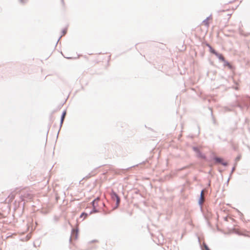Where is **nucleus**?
Masks as SVG:
<instances>
[{
	"label": "nucleus",
	"mask_w": 250,
	"mask_h": 250,
	"mask_svg": "<svg viewBox=\"0 0 250 250\" xmlns=\"http://www.w3.org/2000/svg\"><path fill=\"white\" fill-rule=\"evenodd\" d=\"M33 198V195L29 191L23 192L21 195V199L22 201H30Z\"/></svg>",
	"instance_id": "nucleus-1"
},
{
	"label": "nucleus",
	"mask_w": 250,
	"mask_h": 250,
	"mask_svg": "<svg viewBox=\"0 0 250 250\" xmlns=\"http://www.w3.org/2000/svg\"><path fill=\"white\" fill-rule=\"evenodd\" d=\"M111 196L113 200L116 201L117 206H119L120 202V199L119 196L114 191H112L111 193Z\"/></svg>",
	"instance_id": "nucleus-2"
},
{
	"label": "nucleus",
	"mask_w": 250,
	"mask_h": 250,
	"mask_svg": "<svg viewBox=\"0 0 250 250\" xmlns=\"http://www.w3.org/2000/svg\"><path fill=\"white\" fill-rule=\"evenodd\" d=\"M16 192L15 191H13L12 192H11L9 195L8 196V201L9 202H12L13 201V200L15 199V196L16 195Z\"/></svg>",
	"instance_id": "nucleus-3"
},
{
	"label": "nucleus",
	"mask_w": 250,
	"mask_h": 250,
	"mask_svg": "<svg viewBox=\"0 0 250 250\" xmlns=\"http://www.w3.org/2000/svg\"><path fill=\"white\" fill-rule=\"evenodd\" d=\"M204 202V190H202L201 193L200 198L199 201V203L200 205H202Z\"/></svg>",
	"instance_id": "nucleus-4"
},
{
	"label": "nucleus",
	"mask_w": 250,
	"mask_h": 250,
	"mask_svg": "<svg viewBox=\"0 0 250 250\" xmlns=\"http://www.w3.org/2000/svg\"><path fill=\"white\" fill-rule=\"evenodd\" d=\"M97 242H98V241L96 240H93V241H91L89 242L88 244V247L89 248H92L93 247V244H95Z\"/></svg>",
	"instance_id": "nucleus-5"
},
{
	"label": "nucleus",
	"mask_w": 250,
	"mask_h": 250,
	"mask_svg": "<svg viewBox=\"0 0 250 250\" xmlns=\"http://www.w3.org/2000/svg\"><path fill=\"white\" fill-rule=\"evenodd\" d=\"M216 56L219 58V60H221L222 62H225V58L224 56L220 54H216Z\"/></svg>",
	"instance_id": "nucleus-6"
},
{
	"label": "nucleus",
	"mask_w": 250,
	"mask_h": 250,
	"mask_svg": "<svg viewBox=\"0 0 250 250\" xmlns=\"http://www.w3.org/2000/svg\"><path fill=\"white\" fill-rule=\"evenodd\" d=\"M99 200H100V198L99 197H98L93 201L92 204H93V206L94 208H95L96 205L97 203L98 202V201H99Z\"/></svg>",
	"instance_id": "nucleus-7"
},
{
	"label": "nucleus",
	"mask_w": 250,
	"mask_h": 250,
	"mask_svg": "<svg viewBox=\"0 0 250 250\" xmlns=\"http://www.w3.org/2000/svg\"><path fill=\"white\" fill-rule=\"evenodd\" d=\"M65 115H66V112L64 111L63 114H62V118H61V124L62 123V122L63 121V120L64 119V117L65 116Z\"/></svg>",
	"instance_id": "nucleus-8"
},
{
	"label": "nucleus",
	"mask_w": 250,
	"mask_h": 250,
	"mask_svg": "<svg viewBox=\"0 0 250 250\" xmlns=\"http://www.w3.org/2000/svg\"><path fill=\"white\" fill-rule=\"evenodd\" d=\"M203 250H210L206 244H204V248H203Z\"/></svg>",
	"instance_id": "nucleus-9"
},
{
	"label": "nucleus",
	"mask_w": 250,
	"mask_h": 250,
	"mask_svg": "<svg viewBox=\"0 0 250 250\" xmlns=\"http://www.w3.org/2000/svg\"><path fill=\"white\" fill-rule=\"evenodd\" d=\"M215 160L217 162H218V163H222V159L220 158H216Z\"/></svg>",
	"instance_id": "nucleus-10"
},
{
	"label": "nucleus",
	"mask_w": 250,
	"mask_h": 250,
	"mask_svg": "<svg viewBox=\"0 0 250 250\" xmlns=\"http://www.w3.org/2000/svg\"><path fill=\"white\" fill-rule=\"evenodd\" d=\"M87 214L86 213H83L81 215V217H83V216L84 218H85L87 217Z\"/></svg>",
	"instance_id": "nucleus-11"
},
{
	"label": "nucleus",
	"mask_w": 250,
	"mask_h": 250,
	"mask_svg": "<svg viewBox=\"0 0 250 250\" xmlns=\"http://www.w3.org/2000/svg\"><path fill=\"white\" fill-rule=\"evenodd\" d=\"M210 50H211V52L213 53L214 54H215L216 56V54H217L218 53L217 52H215V50H214L213 49H212L211 47H210Z\"/></svg>",
	"instance_id": "nucleus-12"
},
{
	"label": "nucleus",
	"mask_w": 250,
	"mask_h": 250,
	"mask_svg": "<svg viewBox=\"0 0 250 250\" xmlns=\"http://www.w3.org/2000/svg\"><path fill=\"white\" fill-rule=\"evenodd\" d=\"M77 236H78V232L76 231V233H75V239H77Z\"/></svg>",
	"instance_id": "nucleus-13"
},
{
	"label": "nucleus",
	"mask_w": 250,
	"mask_h": 250,
	"mask_svg": "<svg viewBox=\"0 0 250 250\" xmlns=\"http://www.w3.org/2000/svg\"><path fill=\"white\" fill-rule=\"evenodd\" d=\"M195 151H198V149L196 148H194Z\"/></svg>",
	"instance_id": "nucleus-14"
},
{
	"label": "nucleus",
	"mask_w": 250,
	"mask_h": 250,
	"mask_svg": "<svg viewBox=\"0 0 250 250\" xmlns=\"http://www.w3.org/2000/svg\"><path fill=\"white\" fill-rule=\"evenodd\" d=\"M70 241H72V238H70Z\"/></svg>",
	"instance_id": "nucleus-15"
}]
</instances>
